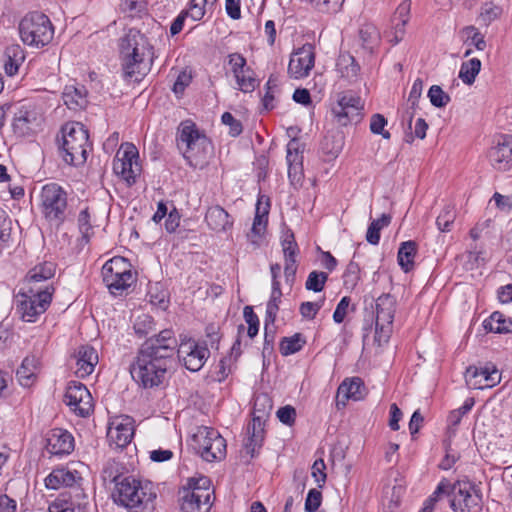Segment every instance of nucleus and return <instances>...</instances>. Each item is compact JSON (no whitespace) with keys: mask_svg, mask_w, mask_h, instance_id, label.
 I'll list each match as a JSON object with an SVG mask.
<instances>
[{"mask_svg":"<svg viewBox=\"0 0 512 512\" xmlns=\"http://www.w3.org/2000/svg\"><path fill=\"white\" fill-rule=\"evenodd\" d=\"M122 69L126 78L139 80L146 75L154 60V47L149 38L140 30L131 28L120 39L119 44Z\"/></svg>","mask_w":512,"mask_h":512,"instance_id":"f257e3e1","label":"nucleus"},{"mask_svg":"<svg viewBox=\"0 0 512 512\" xmlns=\"http://www.w3.org/2000/svg\"><path fill=\"white\" fill-rule=\"evenodd\" d=\"M173 363L174 359L140 348L135 361L130 366V374L140 387L156 388L165 382L167 372Z\"/></svg>","mask_w":512,"mask_h":512,"instance_id":"f03ea898","label":"nucleus"},{"mask_svg":"<svg viewBox=\"0 0 512 512\" xmlns=\"http://www.w3.org/2000/svg\"><path fill=\"white\" fill-rule=\"evenodd\" d=\"M109 477L115 484L112 492L114 502L129 510L147 506L156 498L153 484L149 481H142L132 475L112 476V473H109Z\"/></svg>","mask_w":512,"mask_h":512,"instance_id":"7ed1b4c3","label":"nucleus"},{"mask_svg":"<svg viewBox=\"0 0 512 512\" xmlns=\"http://www.w3.org/2000/svg\"><path fill=\"white\" fill-rule=\"evenodd\" d=\"M177 147L193 167H203L212 155L211 141L201 134L191 121H184L178 127Z\"/></svg>","mask_w":512,"mask_h":512,"instance_id":"20e7f679","label":"nucleus"},{"mask_svg":"<svg viewBox=\"0 0 512 512\" xmlns=\"http://www.w3.org/2000/svg\"><path fill=\"white\" fill-rule=\"evenodd\" d=\"M442 494H450V507L454 512H480L482 497L475 486L468 481H457L453 485L442 479L437 485L433 496L437 499Z\"/></svg>","mask_w":512,"mask_h":512,"instance_id":"39448f33","label":"nucleus"},{"mask_svg":"<svg viewBox=\"0 0 512 512\" xmlns=\"http://www.w3.org/2000/svg\"><path fill=\"white\" fill-rule=\"evenodd\" d=\"M89 146L88 131L82 123L68 122L62 127L61 149L67 164L73 166L84 164Z\"/></svg>","mask_w":512,"mask_h":512,"instance_id":"423d86ee","label":"nucleus"},{"mask_svg":"<svg viewBox=\"0 0 512 512\" xmlns=\"http://www.w3.org/2000/svg\"><path fill=\"white\" fill-rule=\"evenodd\" d=\"M21 40L33 47H43L51 42L54 35L53 25L45 14L31 12L19 23Z\"/></svg>","mask_w":512,"mask_h":512,"instance_id":"0eeeda50","label":"nucleus"},{"mask_svg":"<svg viewBox=\"0 0 512 512\" xmlns=\"http://www.w3.org/2000/svg\"><path fill=\"white\" fill-rule=\"evenodd\" d=\"M41 212L44 218L59 227L67 217V193L56 183H49L42 187L40 194Z\"/></svg>","mask_w":512,"mask_h":512,"instance_id":"6e6552de","label":"nucleus"},{"mask_svg":"<svg viewBox=\"0 0 512 512\" xmlns=\"http://www.w3.org/2000/svg\"><path fill=\"white\" fill-rule=\"evenodd\" d=\"M206 477L190 478L186 487L179 490V502L182 512H208L211 507V493Z\"/></svg>","mask_w":512,"mask_h":512,"instance_id":"1a4fd4ad","label":"nucleus"},{"mask_svg":"<svg viewBox=\"0 0 512 512\" xmlns=\"http://www.w3.org/2000/svg\"><path fill=\"white\" fill-rule=\"evenodd\" d=\"M52 300V291L49 287L45 289H34L20 291L16 295V311L25 322H35L37 317L43 314L49 307Z\"/></svg>","mask_w":512,"mask_h":512,"instance_id":"9d476101","label":"nucleus"},{"mask_svg":"<svg viewBox=\"0 0 512 512\" xmlns=\"http://www.w3.org/2000/svg\"><path fill=\"white\" fill-rule=\"evenodd\" d=\"M103 282L113 295H120L134 282L130 263L123 257L108 260L101 270Z\"/></svg>","mask_w":512,"mask_h":512,"instance_id":"9b49d317","label":"nucleus"},{"mask_svg":"<svg viewBox=\"0 0 512 512\" xmlns=\"http://www.w3.org/2000/svg\"><path fill=\"white\" fill-rule=\"evenodd\" d=\"M396 304L395 297L389 293L380 295L375 301V341L379 345L387 343L391 336Z\"/></svg>","mask_w":512,"mask_h":512,"instance_id":"f8f14e48","label":"nucleus"},{"mask_svg":"<svg viewBox=\"0 0 512 512\" xmlns=\"http://www.w3.org/2000/svg\"><path fill=\"white\" fill-rule=\"evenodd\" d=\"M198 452L208 462L221 461L224 458V439L213 429L207 427L200 429L194 436Z\"/></svg>","mask_w":512,"mask_h":512,"instance_id":"ddd939ff","label":"nucleus"},{"mask_svg":"<svg viewBox=\"0 0 512 512\" xmlns=\"http://www.w3.org/2000/svg\"><path fill=\"white\" fill-rule=\"evenodd\" d=\"M138 150L132 143L121 145L113 161V170L128 183L135 182L140 169L137 163Z\"/></svg>","mask_w":512,"mask_h":512,"instance_id":"4468645a","label":"nucleus"},{"mask_svg":"<svg viewBox=\"0 0 512 512\" xmlns=\"http://www.w3.org/2000/svg\"><path fill=\"white\" fill-rule=\"evenodd\" d=\"M64 402L70 409L81 417L88 416L93 410L92 396L87 387L77 381L68 383Z\"/></svg>","mask_w":512,"mask_h":512,"instance_id":"2eb2a0df","label":"nucleus"},{"mask_svg":"<svg viewBox=\"0 0 512 512\" xmlns=\"http://www.w3.org/2000/svg\"><path fill=\"white\" fill-rule=\"evenodd\" d=\"M362 109L361 99L352 92H344L338 96L337 103L332 107V114L341 126L360 120Z\"/></svg>","mask_w":512,"mask_h":512,"instance_id":"dca6fc26","label":"nucleus"},{"mask_svg":"<svg viewBox=\"0 0 512 512\" xmlns=\"http://www.w3.org/2000/svg\"><path fill=\"white\" fill-rule=\"evenodd\" d=\"M82 478L77 471L66 468L54 469L45 479V486L48 489H59L61 486L70 487L72 497L86 500L87 496L79 485Z\"/></svg>","mask_w":512,"mask_h":512,"instance_id":"f3484780","label":"nucleus"},{"mask_svg":"<svg viewBox=\"0 0 512 512\" xmlns=\"http://www.w3.org/2000/svg\"><path fill=\"white\" fill-rule=\"evenodd\" d=\"M176 353L186 369L196 372L203 367L209 351L195 340L188 339L179 344Z\"/></svg>","mask_w":512,"mask_h":512,"instance_id":"a211bd4d","label":"nucleus"},{"mask_svg":"<svg viewBox=\"0 0 512 512\" xmlns=\"http://www.w3.org/2000/svg\"><path fill=\"white\" fill-rule=\"evenodd\" d=\"M315 65V47L310 43L295 50L290 57L288 74L294 79L307 77Z\"/></svg>","mask_w":512,"mask_h":512,"instance_id":"6ab92c4d","label":"nucleus"},{"mask_svg":"<svg viewBox=\"0 0 512 512\" xmlns=\"http://www.w3.org/2000/svg\"><path fill=\"white\" fill-rule=\"evenodd\" d=\"M228 59L230 71L235 78L237 88L244 93L254 91L256 79L254 71L247 65L246 58L242 54L232 53L228 55Z\"/></svg>","mask_w":512,"mask_h":512,"instance_id":"aec40b11","label":"nucleus"},{"mask_svg":"<svg viewBox=\"0 0 512 512\" xmlns=\"http://www.w3.org/2000/svg\"><path fill=\"white\" fill-rule=\"evenodd\" d=\"M464 377L466 384L475 389L492 388L501 381L498 369L491 363L486 364L483 368L467 367Z\"/></svg>","mask_w":512,"mask_h":512,"instance_id":"412c9836","label":"nucleus"},{"mask_svg":"<svg viewBox=\"0 0 512 512\" xmlns=\"http://www.w3.org/2000/svg\"><path fill=\"white\" fill-rule=\"evenodd\" d=\"M179 347L174 332L171 329H164L158 334L148 338L140 348L157 355L167 356L168 358L174 359L176 350Z\"/></svg>","mask_w":512,"mask_h":512,"instance_id":"4be33fe9","label":"nucleus"},{"mask_svg":"<svg viewBox=\"0 0 512 512\" xmlns=\"http://www.w3.org/2000/svg\"><path fill=\"white\" fill-rule=\"evenodd\" d=\"M46 449L52 455L70 454L74 449V438L67 430L52 429L46 436Z\"/></svg>","mask_w":512,"mask_h":512,"instance_id":"5701e85b","label":"nucleus"},{"mask_svg":"<svg viewBox=\"0 0 512 512\" xmlns=\"http://www.w3.org/2000/svg\"><path fill=\"white\" fill-rule=\"evenodd\" d=\"M263 196L259 197L256 203L255 217L251 227V231L247 234L248 240L254 245L259 246L262 237L266 232L268 223V214L270 202L267 198L263 201Z\"/></svg>","mask_w":512,"mask_h":512,"instance_id":"b1692460","label":"nucleus"},{"mask_svg":"<svg viewBox=\"0 0 512 512\" xmlns=\"http://www.w3.org/2000/svg\"><path fill=\"white\" fill-rule=\"evenodd\" d=\"M365 387L358 377L345 379L337 389V406H345L348 400L359 401L364 398Z\"/></svg>","mask_w":512,"mask_h":512,"instance_id":"393cba45","label":"nucleus"},{"mask_svg":"<svg viewBox=\"0 0 512 512\" xmlns=\"http://www.w3.org/2000/svg\"><path fill=\"white\" fill-rule=\"evenodd\" d=\"M288 177L293 186H299L304 178L303 155L298 151V143L292 140L287 145Z\"/></svg>","mask_w":512,"mask_h":512,"instance_id":"a878e982","label":"nucleus"},{"mask_svg":"<svg viewBox=\"0 0 512 512\" xmlns=\"http://www.w3.org/2000/svg\"><path fill=\"white\" fill-rule=\"evenodd\" d=\"M491 165L499 171H508L512 168V139H504L493 146L489 151Z\"/></svg>","mask_w":512,"mask_h":512,"instance_id":"bb28decb","label":"nucleus"},{"mask_svg":"<svg viewBox=\"0 0 512 512\" xmlns=\"http://www.w3.org/2000/svg\"><path fill=\"white\" fill-rule=\"evenodd\" d=\"M266 419L253 416L251 423L247 426L248 438L244 444L246 452L254 457L256 452L262 447L265 436Z\"/></svg>","mask_w":512,"mask_h":512,"instance_id":"cd10ccee","label":"nucleus"},{"mask_svg":"<svg viewBox=\"0 0 512 512\" xmlns=\"http://www.w3.org/2000/svg\"><path fill=\"white\" fill-rule=\"evenodd\" d=\"M76 358L77 368L75 373L79 378L91 375L99 360L96 349L89 345L79 347Z\"/></svg>","mask_w":512,"mask_h":512,"instance_id":"c85d7f7f","label":"nucleus"},{"mask_svg":"<svg viewBox=\"0 0 512 512\" xmlns=\"http://www.w3.org/2000/svg\"><path fill=\"white\" fill-rule=\"evenodd\" d=\"M64 104L70 110H80L88 104L87 90L84 86L66 85L62 93Z\"/></svg>","mask_w":512,"mask_h":512,"instance_id":"c756f323","label":"nucleus"},{"mask_svg":"<svg viewBox=\"0 0 512 512\" xmlns=\"http://www.w3.org/2000/svg\"><path fill=\"white\" fill-rule=\"evenodd\" d=\"M125 422L116 423L114 427L108 430V438L118 447H125L130 443L134 435V429L129 418L124 419Z\"/></svg>","mask_w":512,"mask_h":512,"instance_id":"7c9ffc66","label":"nucleus"},{"mask_svg":"<svg viewBox=\"0 0 512 512\" xmlns=\"http://www.w3.org/2000/svg\"><path fill=\"white\" fill-rule=\"evenodd\" d=\"M483 328L487 332L498 334L512 333V318L495 311L483 321Z\"/></svg>","mask_w":512,"mask_h":512,"instance_id":"2f4dec72","label":"nucleus"},{"mask_svg":"<svg viewBox=\"0 0 512 512\" xmlns=\"http://www.w3.org/2000/svg\"><path fill=\"white\" fill-rule=\"evenodd\" d=\"M87 502L82 498L72 497V494L66 498L65 494H61L54 502H52L49 507V512H74L77 508L78 511H82Z\"/></svg>","mask_w":512,"mask_h":512,"instance_id":"473e14b6","label":"nucleus"},{"mask_svg":"<svg viewBox=\"0 0 512 512\" xmlns=\"http://www.w3.org/2000/svg\"><path fill=\"white\" fill-rule=\"evenodd\" d=\"M417 254V243L409 240L402 242L398 249V264L404 272H409L414 267V259Z\"/></svg>","mask_w":512,"mask_h":512,"instance_id":"72a5a7b5","label":"nucleus"},{"mask_svg":"<svg viewBox=\"0 0 512 512\" xmlns=\"http://www.w3.org/2000/svg\"><path fill=\"white\" fill-rule=\"evenodd\" d=\"M409 14H410V1L404 0L402 3L399 4L397 7L394 16H393V25L395 29V37L394 41L395 43H398L404 35V27L409 21Z\"/></svg>","mask_w":512,"mask_h":512,"instance_id":"f704fd0d","label":"nucleus"},{"mask_svg":"<svg viewBox=\"0 0 512 512\" xmlns=\"http://www.w3.org/2000/svg\"><path fill=\"white\" fill-rule=\"evenodd\" d=\"M37 359L32 357H26L21 366L17 369L16 375L20 382V384L24 387H28L31 385L33 379L35 378L36 370H37Z\"/></svg>","mask_w":512,"mask_h":512,"instance_id":"c9c22d12","label":"nucleus"},{"mask_svg":"<svg viewBox=\"0 0 512 512\" xmlns=\"http://www.w3.org/2000/svg\"><path fill=\"white\" fill-rule=\"evenodd\" d=\"M273 409V400L269 394L261 392L254 396L252 415L255 417L268 419Z\"/></svg>","mask_w":512,"mask_h":512,"instance_id":"e433bc0d","label":"nucleus"},{"mask_svg":"<svg viewBox=\"0 0 512 512\" xmlns=\"http://www.w3.org/2000/svg\"><path fill=\"white\" fill-rule=\"evenodd\" d=\"M55 274V264L44 262L32 268L27 275L29 283H38L52 278Z\"/></svg>","mask_w":512,"mask_h":512,"instance_id":"4c0bfd02","label":"nucleus"},{"mask_svg":"<svg viewBox=\"0 0 512 512\" xmlns=\"http://www.w3.org/2000/svg\"><path fill=\"white\" fill-rule=\"evenodd\" d=\"M480 69L481 61L478 58H472L462 63L459 71V78L463 81V83L471 85L474 83L476 76L480 72Z\"/></svg>","mask_w":512,"mask_h":512,"instance_id":"58836bf2","label":"nucleus"},{"mask_svg":"<svg viewBox=\"0 0 512 512\" xmlns=\"http://www.w3.org/2000/svg\"><path fill=\"white\" fill-rule=\"evenodd\" d=\"M390 222L391 216L388 214H382L380 218L373 220L367 229L366 240L372 245H377L380 241V231Z\"/></svg>","mask_w":512,"mask_h":512,"instance_id":"ea45409f","label":"nucleus"},{"mask_svg":"<svg viewBox=\"0 0 512 512\" xmlns=\"http://www.w3.org/2000/svg\"><path fill=\"white\" fill-rule=\"evenodd\" d=\"M8 60L4 64L7 75L13 76L18 72L20 63L24 60L23 51L19 46H13L7 49Z\"/></svg>","mask_w":512,"mask_h":512,"instance_id":"a19ab883","label":"nucleus"},{"mask_svg":"<svg viewBox=\"0 0 512 512\" xmlns=\"http://www.w3.org/2000/svg\"><path fill=\"white\" fill-rule=\"evenodd\" d=\"M456 219V209L452 204H446L437 216L436 225L441 232H449Z\"/></svg>","mask_w":512,"mask_h":512,"instance_id":"79ce46f5","label":"nucleus"},{"mask_svg":"<svg viewBox=\"0 0 512 512\" xmlns=\"http://www.w3.org/2000/svg\"><path fill=\"white\" fill-rule=\"evenodd\" d=\"M464 42L469 46H474L478 50H484L486 47V41L484 36L474 26H467L461 31Z\"/></svg>","mask_w":512,"mask_h":512,"instance_id":"37998d69","label":"nucleus"},{"mask_svg":"<svg viewBox=\"0 0 512 512\" xmlns=\"http://www.w3.org/2000/svg\"><path fill=\"white\" fill-rule=\"evenodd\" d=\"M359 37L365 49L370 51L379 43L380 35L378 29L373 25H364L359 31Z\"/></svg>","mask_w":512,"mask_h":512,"instance_id":"c03bdc74","label":"nucleus"},{"mask_svg":"<svg viewBox=\"0 0 512 512\" xmlns=\"http://www.w3.org/2000/svg\"><path fill=\"white\" fill-rule=\"evenodd\" d=\"M338 65L342 77L348 79L351 82L357 79L360 66L355 61L354 57L350 55L347 57L343 56Z\"/></svg>","mask_w":512,"mask_h":512,"instance_id":"a18cd8bd","label":"nucleus"},{"mask_svg":"<svg viewBox=\"0 0 512 512\" xmlns=\"http://www.w3.org/2000/svg\"><path fill=\"white\" fill-rule=\"evenodd\" d=\"M305 343L306 341L299 333L291 337H284L280 343V352L283 356L294 354L300 351Z\"/></svg>","mask_w":512,"mask_h":512,"instance_id":"49530a36","label":"nucleus"},{"mask_svg":"<svg viewBox=\"0 0 512 512\" xmlns=\"http://www.w3.org/2000/svg\"><path fill=\"white\" fill-rule=\"evenodd\" d=\"M281 245L285 261H296L299 248L295 241L294 234L290 230L283 234Z\"/></svg>","mask_w":512,"mask_h":512,"instance_id":"de8ad7c7","label":"nucleus"},{"mask_svg":"<svg viewBox=\"0 0 512 512\" xmlns=\"http://www.w3.org/2000/svg\"><path fill=\"white\" fill-rule=\"evenodd\" d=\"M328 280V274L326 272L314 270L309 273L305 288L313 292H321Z\"/></svg>","mask_w":512,"mask_h":512,"instance_id":"09e8293b","label":"nucleus"},{"mask_svg":"<svg viewBox=\"0 0 512 512\" xmlns=\"http://www.w3.org/2000/svg\"><path fill=\"white\" fill-rule=\"evenodd\" d=\"M205 220L208 226L215 231L224 230V210L219 207H211L208 209Z\"/></svg>","mask_w":512,"mask_h":512,"instance_id":"8fccbe9b","label":"nucleus"},{"mask_svg":"<svg viewBox=\"0 0 512 512\" xmlns=\"http://www.w3.org/2000/svg\"><path fill=\"white\" fill-rule=\"evenodd\" d=\"M120 10L129 17H137L146 11L144 0H121Z\"/></svg>","mask_w":512,"mask_h":512,"instance_id":"3c124183","label":"nucleus"},{"mask_svg":"<svg viewBox=\"0 0 512 512\" xmlns=\"http://www.w3.org/2000/svg\"><path fill=\"white\" fill-rule=\"evenodd\" d=\"M345 0H310L312 6L320 13L323 14H336L338 13Z\"/></svg>","mask_w":512,"mask_h":512,"instance_id":"603ef678","label":"nucleus"},{"mask_svg":"<svg viewBox=\"0 0 512 512\" xmlns=\"http://www.w3.org/2000/svg\"><path fill=\"white\" fill-rule=\"evenodd\" d=\"M428 98L434 107H445L451 100L450 96L438 85H432L428 91Z\"/></svg>","mask_w":512,"mask_h":512,"instance_id":"864d4df0","label":"nucleus"},{"mask_svg":"<svg viewBox=\"0 0 512 512\" xmlns=\"http://www.w3.org/2000/svg\"><path fill=\"white\" fill-rule=\"evenodd\" d=\"M324 153L331 157H337L343 148L342 138L336 139L335 136H326L321 144Z\"/></svg>","mask_w":512,"mask_h":512,"instance_id":"5fc2aeb1","label":"nucleus"},{"mask_svg":"<svg viewBox=\"0 0 512 512\" xmlns=\"http://www.w3.org/2000/svg\"><path fill=\"white\" fill-rule=\"evenodd\" d=\"M311 476L314 478L318 488L321 489L324 487L327 479V474L326 464L323 458H318L314 461L311 467Z\"/></svg>","mask_w":512,"mask_h":512,"instance_id":"6e6d98bb","label":"nucleus"},{"mask_svg":"<svg viewBox=\"0 0 512 512\" xmlns=\"http://www.w3.org/2000/svg\"><path fill=\"white\" fill-rule=\"evenodd\" d=\"M153 326V318L147 314H142L136 319L134 330L139 336H145L153 329Z\"/></svg>","mask_w":512,"mask_h":512,"instance_id":"4d7b16f0","label":"nucleus"},{"mask_svg":"<svg viewBox=\"0 0 512 512\" xmlns=\"http://www.w3.org/2000/svg\"><path fill=\"white\" fill-rule=\"evenodd\" d=\"M387 125V120L381 114H374L371 117L370 121V130L374 134L382 135L383 138L389 139L390 133L384 130V127Z\"/></svg>","mask_w":512,"mask_h":512,"instance_id":"13d9d810","label":"nucleus"},{"mask_svg":"<svg viewBox=\"0 0 512 512\" xmlns=\"http://www.w3.org/2000/svg\"><path fill=\"white\" fill-rule=\"evenodd\" d=\"M78 227H79L80 233L82 234V238L86 242H88L90 239V231L92 230L88 209H84L79 213Z\"/></svg>","mask_w":512,"mask_h":512,"instance_id":"bf43d9fd","label":"nucleus"},{"mask_svg":"<svg viewBox=\"0 0 512 512\" xmlns=\"http://www.w3.org/2000/svg\"><path fill=\"white\" fill-rule=\"evenodd\" d=\"M321 502L322 493L318 489H310L305 500V510L315 512L320 507Z\"/></svg>","mask_w":512,"mask_h":512,"instance_id":"052dcab7","label":"nucleus"},{"mask_svg":"<svg viewBox=\"0 0 512 512\" xmlns=\"http://www.w3.org/2000/svg\"><path fill=\"white\" fill-rule=\"evenodd\" d=\"M324 299L319 302H303L300 305V314L306 319H314L319 310L322 308Z\"/></svg>","mask_w":512,"mask_h":512,"instance_id":"680f3d73","label":"nucleus"},{"mask_svg":"<svg viewBox=\"0 0 512 512\" xmlns=\"http://www.w3.org/2000/svg\"><path fill=\"white\" fill-rule=\"evenodd\" d=\"M277 417L283 424L292 426L296 419V410L290 405L281 407L277 411Z\"/></svg>","mask_w":512,"mask_h":512,"instance_id":"e2e57ef3","label":"nucleus"},{"mask_svg":"<svg viewBox=\"0 0 512 512\" xmlns=\"http://www.w3.org/2000/svg\"><path fill=\"white\" fill-rule=\"evenodd\" d=\"M11 234V219L6 212L0 209V240L7 242Z\"/></svg>","mask_w":512,"mask_h":512,"instance_id":"0e129e2a","label":"nucleus"},{"mask_svg":"<svg viewBox=\"0 0 512 512\" xmlns=\"http://www.w3.org/2000/svg\"><path fill=\"white\" fill-rule=\"evenodd\" d=\"M350 305V298L345 296L343 297L340 302L337 304L336 306V309L333 313V320L340 324L344 321L346 315H347V310H348V307Z\"/></svg>","mask_w":512,"mask_h":512,"instance_id":"69168bd1","label":"nucleus"},{"mask_svg":"<svg viewBox=\"0 0 512 512\" xmlns=\"http://www.w3.org/2000/svg\"><path fill=\"white\" fill-rule=\"evenodd\" d=\"M264 330H265L264 349H266L268 346L272 347L274 340H275V334H276L275 321H270V320H268V318H265Z\"/></svg>","mask_w":512,"mask_h":512,"instance_id":"338daca9","label":"nucleus"},{"mask_svg":"<svg viewBox=\"0 0 512 512\" xmlns=\"http://www.w3.org/2000/svg\"><path fill=\"white\" fill-rule=\"evenodd\" d=\"M226 126L229 127L228 133L232 137L239 136L243 131L241 121L235 119L229 112H226Z\"/></svg>","mask_w":512,"mask_h":512,"instance_id":"774afa93","label":"nucleus"}]
</instances>
